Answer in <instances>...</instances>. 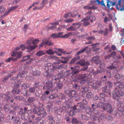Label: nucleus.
Masks as SVG:
<instances>
[{
  "label": "nucleus",
  "mask_w": 124,
  "mask_h": 124,
  "mask_svg": "<svg viewBox=\"0 0 124 124\" xmlns=\"http://www.w3.org/2000/svg\"><path fill=\"white\" fill-rule=\"evenodd\" d=\"M46 69H47V70H46L44 72V76L47 78L51 79L54 76L53 74L49 71L50 70L52 72H53L54 70H56L55 65L52 63H48L46 67Z\"/></svg>",
  "instance_id": "f257e3e1"
},
{
  "label": "nucleus",
  "mask_w": 124,
  "mask_h": 124,
  "mask_svg": "<svg viewBox=\"0 0 124 124\" xmlns=\"http://www.w3.org/2000/svg\"><path fill=\"white\" fill-rule=\"evenodd\" d=\"M84 74L82 75L78 74L75 77L77 78L79 80H82L83 81V83H85V82L87 81H89L92 79V75L89 72L87 73V72H85Z\"/></svg>",
  "instance_id": "f03ea898"
},
{
  "label": "nucleus",
  "mask_w": 124,
  "mask_h": 124,
  "mask_svg": "<svg viewBox=\"0 0 124 124\" xmlns=\"http://www.w3.org/2000/svg\"><path fill=\"white\" fill-rule=\"evenodd\" d=\"M71 70H67L64 74V77H71L78 74L79 72V70H76L75 67H71L70 68Z\"/></svg>",
  "instance_id": "7ed1b4c3"
},
{
  "label": "nucleus",
  "mask_w": 124,
  "mask_h": 124,
  "mask_svg": "<svg viewBox=\"0 0 124 124\" xmlns=\"http://www.w3.org/2000/svg\"><path fill=\"white\" fill-rule=\"evenodd\" d=\"M0 96L3 98L5 99V101L7 102L8 104L13 103V98L9 92H7L5 94H1L0 95Z\"/></svg>",
  "instance_id": "20e7f679"
},
{
  "label": "nucleus",
  "mask_w": 124,
  "mask_h": 124,
  "mask_svg": "<svg viewBox=\"0 0 124 124\" xmlns=\"http://www.w3.org/2000/svg\"><path fill=\"white\" fill-rule=\"evenodd\" d=\"M47 79L46 81H44L43 82V84L44 85L43 87V89L50 90L54 86V84L51 81Z\"/></svg>",
  "instance_id": "39448f33"
},
{
  "label": "nucleus",
  "mask_w": 124,
  "mask_h": 124,
  "mask_svg": "<svg viewBox=\"0 0 124 124\" xmlns=\"http://www.w3.org/2000/svg\"><path fill=\"white\" fill-rule=\"evenodd\" d=\"M77 64H78L82 66H85V68H83L82 69V71H85L87 70L88 67V65L90 64V63L88 62H86L85 61V59H82L77 62Z\"/></svg>",
  "instance_id": "423d86ee"
},
{
  "label": "nucleus",
  "mask_w": 124,
  "mask_h": 124,
  "mask_svg": "<svg viewBox=\"0 0 124 124\" xmlns=\"http://www.w3.org/2000/svg\"><path fill=\"white\" fill-rule=\"evenodd\" d=\"M116 7L118 10L124 11V0H119L118 4L116 5Z\"/></svg>",
  "instance_id": "0eeeda50"
},
{
  "label": "nucleus",
  "mask_w": 124,
  "mask_h": 124,
  "mask_svg": "<svg viewBox=\"0 0 124 124\" xmlns=\"http://www.w3.org/2000/svg\"><path fill=\"white\" fill-rule=\"evenodd\" d=\"M84 105L81 102L78 103L75 105L72 108L73 109L76 110V112H78L80 111L81 109H83Z\"/></svg>",
  "instance_id": "6e6552de"
},
{
  "label": "nucleus",
  "mask_w": 124,
  "mask_h": 124,
  "mask_svg": "<svg viewBox=\"0 0 124 124\" xmlns=\"http://www.w3.org/2000/svg\"><path fill=\"white\" fill-rule=\"evenodd\" d=\"M101 85V82L100 81H97L91 85V87L94 89H97L98 92L100 90V86Z\"/></svg>",
  "instance_id": "1a4fd4ad"
},
{
  "label": "nucleus",
  "mask_w": 124,
  "mask_h": 124,
  "mask_svg": "<svg viewBox=\"0 0 124 124\" xmlns=\"http://www.w3.org/2000/svg\"><path fill=\"white\" fill-rule=\"evenodd\" d=\"M36 100V98L34 97H29L27 100L25 101L24 102V105L29 106L30 105L31 103L34 102Z\"/></svg>",
  "instance_id": "9d476101"
},
{
  "label": "nucleus",
  "mask_w": 124,
  "mask_h": 124,
  "mask_svg": "<svg viewBox=\"0 0 124 124\" xmlns=\"http://www.w3.org/2000/svg\"><path fill=\"white\" fill-rule=\"evenodd\" d=\"M27 73L28 71L27 70L23 71L21 73L19 72L17 75V77H13V80H16L19 78H24L27 77V75L26 74Z\"/></svg>",
  "instance_id": "9b49d317"
},
{
  "label": "nucleus",
  "mask_w": 124,
  "mask_h": 124,
  "mask_svg": "<svg viewBox=\"0 0 124 124\" xmlns=\"http://www.w3.org/2000/svg\"><path fill=\"white\" fill-rule=\"evenodd\" d=\"M114 83L115 85L117 87H115V89L123 90L124 89V84L123 83L119 81L115 82Z\"/></svg>",
  "instance_id": "f8f14e48"
},
{
  "label": "nucleus",
  "mask_w": 124,
  "mask_h": 124,
  "mask_svg": "<svg viewBox=\"0 0 124 124\" xmlns=\"http://www.w3.org/2000/svg\"><path fill=\"white\" fill-rule=\"evenodd\" d=\"M16 55V57L14 58L15 59L14 60L15 61H16L19 59L21 57L22 55V53L20 51L17 52H13L12 54L11 55V56H12L15 57Z\"/></svg>",
  "instance_id": "ddd939ff"
},
{
  "label": "nucleus",
  "mask_w": 124,
  "mask_h": 124,
  "mask_svg": "<svg viewBox=\"0 0 124 124\" xmlns=\"http://www.w3.org/2000/svg\"><path fill=\"white\" fill-rule=\"evenodd\" d=\"M83 109L85 110L86 113L90 116L93 114V111H91V108L88 106L87 105H84Z\"/></svg>",
  "instance_id": "4468645a"
},
{
  "label": "nucleus",
  "mask_w": 124,
  "mask_h": 124,
  "mask_svg": "<svg viewBox=\"0 0 124 124\" xmlns=\"http://www.w3.org/2000/svg\"><path fill=\"white\" fill-rule=\"evenodd\" d=\"M103 109L104 110H107V112L109 113H111L113 111L111 105L108 103L105 104L104 106L103 107Z\"/></svg>",
  "instance_id": "2eb2a0df"
},
{
  "label": "nucleus",
  "mask_w": 124,
  "mask_h": 124,
  "mask_svg": "<svg viewBox=\"0 0 124 124\" xmlns=\"http://www.w3.org/2000/svg\"><path fill=\"white\" fill-rule=\"evenodd\" d=\"M50 38H47L43 40V42L45 45L48 46H51L54 44V43L51 41L49 40Z\"/></svg>",
  "instance_id": "dca6fc26"
},
{
  "label": "nucleus",
  "mask_w": 124,
  "mask_h": 124,
  "mask_svg": "<svg viewBox=\"0 0 124 124\" xmlns=\"http://www.w3.org/2000/svg\"><path fill=\"white\" fill-rule=\"evenodd\" d=\"M38 108L39 113H41L40 116H41L43 118L45 117L46 115V113L45 110L43 108L41 107H38Z\"/></svg>",
  "instance_id": "f3484780"
},
{
  "label": "nucleus",
  "mask_w": 124,
  "mask_h": 124,
  "mask_svg": "<svg viewBox=\"0 0 124 124\" xmlns=\"http://www.w3.org/2000/svg\"><path fill=\"white\" fill-rule=\"evenodd\" d=\"M92 62H94V63L98 65L101 60H100L99 56H95L93 57L91 60Z\"/></svg>",
  "instance_id": "a211bd4d"
},
{
  "label": "nucleus",
  "mask_w": 124,
  "mask_h": 124,
  "mask_svg": "<svg viewBox=\"0 0 124 124\" xmlns=\"http://www.w3.org/2000/svg\"><path fill=\"white\" fill-rule=\"evenodd\" d=\"M80 83H83V81L78 82V81H76L75 83L73 84V87L76 90H79L81 86L79 85V84Z\"/></svg>",
  "instance_id": "6ab92c4d"
},
{
  "label": "nucleus",
  "mask_w": 124,
  "mask_h": 124,
  "mask_svg": "<svg viewBox=\"0 0 124 124\" xmlns=\"http://www.w3.org/2000/svg\"><path fill=\"white\" fill-rule=\"evenodd\" d=\"M18 7L17 5H16L14 6H12L8 10L6 11L2 15V16H5L8 15L10 11L14 10L17 8Z\"/></svg>",
  "instance_id": "aec40b11"
},
{
  "label": "nucleus",
  "mask_w": 124,
  "mask_h": 124,
  "mask_svg": "<svg viewBox=\"0 0 124 124\" xmlns=\"http://www.w3.org/2000/svg\"><path fill=\"white\" fill-rule=\"evenodd\" d=\"M32 106L34 107L32 109L33 113L35 114H37L38 116H40V114H41V113H39L38 107L36 106L34 104H33Z\"/></svg>",
  "instance_id": "412c9836"
},
{
  "label": "nucleus",
  "mask_w": 124,
  "mask_h": 124,
  "mask_svg": "<svg viewBox=\"0 0 124 124\" xmlns=\"http://www.w3.org/2000/svg\"><path fill=\"white\" fill-rule=\"evenodd\" d=\"M102 92H104L108 95L111 94L110 89L106 86L102 88Z\"/></svg>",
  "instance_id": "4be33fe9"
},
{
  "label": "nucleus",
  "mask_w": 124,
  "mask_h": 124,
  "mask_svg": "<svg viewBox=\"0 0 124 124\" xmlns=\"http://www.w3.org/2000/svg\"><path fill=\"white\" fill-rule=\"evenodd\" d=\"M116 3V2H112L109 0H107V7L111 10H113L112 7L110 8V6H114Z\"/></svg>",
  "instance_id": "5701e85b"
},
{
  "label": "nucleus",
  "mask_w": 124,
  "mask_h": 124,
  "mask_svg": "<svg viewBox=\"0 0 124 124\" xmlns=\"http://www.w3.org/2000/svg\"><path fill=\"white\" fill-rule=\"evenodd\" d=\"M20 110H21L19 111V114L21 115L22 117H23L25 118L26 116H27L29 115V114L28 112L24 111L23 112V109L22 108H21Z\"/></svg>",
  "instance_id": "b1692460"
},
{
  "label": "nucleus",
  "mask_w": 124,
  "mask_h": 124,
  "mask_svg": "<svg viewBox=\"0 0 124 124\" xmlns=\"http://www.w3.org/2000/svg\"><path fill=\"white\" fill-rule=\"evenodd\" d=\"M77 94V92L75 91L72 90H70L68 93V95L70 97H75L76 98V96Z\"/></svg>",
  "instance_id": "393cba45"
},
{
  "label": "nucleus",
  "mask_w": 124,
  "mask_h": 124,
  "mask_svg": "<svg viewBox=\"0 0 124 124\" xmlns=\"http://www.w3.org/2000/svg\"><path fill=\"white\" fill-rule=\"evenodd\" d=\"M63 86V84L61 82H59L57 83L56 86L55 87V90L57 91H58L59 90L61 89Z\"/></svg>",
  "instance_id": "a878e982"
},
{
  "label": "nucleus",
  "mask_w": 124,
  "mask_h": 124,
  "mask_svg": "<svg viewBox=\"0 0 124 124\" xmlns=\"http://www.w3.org/2000/svg\"><path fill=\"white\" fill-rule=\"evenodd\" d=\"M79 118L81 120H87L88 119V116L85 114H81L79 115Z\"/></svg>",
  "instance_id": "bb28decb"
},
{
  "label": "nucleus",
  "mask_w": 124,
  "mask_h": 124,
  "mask_svg": "<svg viewBox=\"0 0 124 124\" xmlns=\"http://www.w3.org/2000/svg\"><path fill=\"white\" fill-rule=\"evenodd\" d=\"M80 58V57L78 56L74 57L69 62V64H71L75 63L76 61L78 60Z\"/></svg>",
  "instance_id": "cd10ccee"
},
{
  "label": "nucleus",
  "mask_w": 124,
  "mask_h": 124,
  "mask_svg": "<svg viewBox=\"0 0 124 124\" xmlns=\"http://www.w3.org/2000/svg\"><path fill=\"white\" fill-rule=\"evenodd\" d=\"M90 116H91L90 118L92 121H97L98 123L100 122V121L99 120V119H98V117L93 115V114Z\"/></svg>",
  "instance_id": "c85d7f7f"
},
{
  "label": "nucleus",
  "mask_w": 124,
  "mask_h": 124,
  "mask_svg": "<svg viewBox=\"0 0 124 124\" xmlns=\"http://www.w3.org/2000/svg\"><path fill=\"white\" fill-rule=\"evenodd\" d=\"M124 112V111L123 109L121 108H118L117 109V112L116 114L117 115L120 116L123 115Z\"/></svg>",
  "instance_id": "c756f323"
},
{
  "label": "nucleus",
  "mask_w": 124,
  "mask_h": 124,
  "mask_svg": "<svg viewBox=\"0 0 124 124\" xmlns=\"http://www.w3.org/2000/svg\"><path fill=\"white\" fill-rule=\"evenodd\" d=\"M72 26H70V27L66 29L67 31H75L77 30V28L76 27V26L72 24Z\"/></svg>",
  "instance_id": "7c9ffc66"
},
{
  "label": "nucleus",
  "mask_w": 124,
  "mask_h": 124,
  "mask_svg": "<svg viewBox=\"0 0 124 124\" xmlns=\"http://www.w3.org/2000/svg\"><path fill=\"white\" fill-rule=\"evenodd\" d=\"M112 96L114 99L117 101L120 100L121 99L120 95L117 94L116 92H115L113 93Z\"/></svg>",
  "instance_id": "2f4dec72"
},
{
  "label": "nucleus",
  "mask_w": 124,
  "mask_h": 124,
  "mask_svg": "<svg viewBox=\"0 0 124 124\" xmlns=\"http://www.w3.org/2000/svg\"><path fill=\"white\" fill-rule=\"evenodd\" d=\"M37 46V45H35L33 46L28 45L27 47V49L28 52H30L32 50L35 49Z\"/></svg>",
  "instance_id": "473e14b6"
},
{
  "label": "nucleus",
  "mask_w": 124,
  "mask_h": 124,
  "mask_svg": "<svg viewBox=\"0 0 124 124\" xmlns=\"http://www.w3.org/2000/svg\"><path fill=\"white\" fill-rule=\"evenodd\" d=\"M40 82L36 81L34 84L33 87L35 89L36 88L39 89L40 86Z\"/></svg>",
  "instance_id": "72a5a7b5"
},
{
  "label": "nucleus",
  "mask_w": 124,
  "mask_h": 124,
  "mask_svg": "<svg viewBox=\"0 0 124 124\" xmlns=\"http://www.w3.org/2000/svg\"><path fill=\"white\" fill-rule=\"evenodd\" d=\"M22 85V88L23 89H26L29 86V85L27 83H24Z\"/></svg>",
  "instance_id": "f704fd0d"
},
{
  "label": "nucleus",
  "mask_w": 124,
  "mask_h": 124,
  "mask_svg": "<svg viewBox=\"0 0 124 124\" xmlns=\"http://www.w3.org/2000/svg\"><path fill=\"white\" fill-rule=\"evenodd\" d=\"M45 53L44 51L40 50L37 52L36 53V55L39 56H41L45 54Z\"/></svg>",
  "instance_id": "c9c22d12"
},
{
  "label": "nucleus",
  "mask_w": 124,
  "mask_h": 124,
  "mask_svg": "<svg viewBox=\"0 0 124 124\" xmlns=\"http://www.w3.org/2000/svg\"><path fill=\"white\" fill-rule=\"evenodd\" d=\"M92 94L91 92H88L86 93V97L87 98L89 99H91L92 98Z\"/></svg>",
  "instance_id": "e433bc0d"
},
{
  "label": "nucleus",
  "mask_w": 124,
  "mask_h": 124,
  "mask_svg": "<svg viewBox=\"0 0 124 124\" xmlns=\"http://www.w3.org/2000/svg\"><path fill=\"white\" fill-rule=\"evenodd\" d=\"M65 67L64 65V64H61L60 65H55V69L56 70L60 69L61 70L62 68H64Z\"/></svg>",
  "instance_id": "4c0bfd02"
},
{
  "label": "nucleus",
  "mask_w": 124,
  "mask_h": 124,
  "mask_svg": "<svg viewBox=\"0 0 124 124\" xmlns=\"http://www.w3.org/2000/svg\"><path fill=\"white\" fill-rule=\"evenodd\" d=\"M61 58L63 60V61L65 62V63H63V64H66L67 63L69 60L70 58L68 57H62Z\"/></svg>",
  "instance_id": "58836bf2"
},
{
  "label": "nucleus",
  "mask_w": 124,
  "mask_h": 124,
  "mask_svg": "<svg viewBox=\"0 0 124 124\" xmlns=\"http://www.w3.org/2000/svg\"><path fill=\"white\" fill-rule=\"evenodd\" d=\"M36 89L34 87H31L29 88V91L31 93H35Z\"/></svg>",
  "instance_id": "ea45409f"
},
{
  "label": "nucleus",
  "mask_w": 124,
  "mask_h": 124,
  "mask_svg": "<svg viewBox=\"0 0 124 124\" xmlns=\"http://www.w3.org/2000/svg\"><path fill=\"white\" fill-rule=\"evenodd\" d=\"M30 55H27L23 56L22 58L23 59L21 60V62H23L26 61L30 59Z\"/></svg>",
  "instance_id": "a19ab883"
},
{
  "label": "nucleus",
  "mask_w": 124,
  "mask_h": 124,
  "mask_svg": "<svg viewBox=\"0 0 124 124\" xmlns=\"http://www.w3.org/2000/svg\"><path fill=\"white\" fill-rule=\"evenodd\" d=\"M98 107L97 104L96 103H93L91 105V108L93 109V111H94Z\"/></svg>",
  "instance_id": "79ce46f5"
},
{
  "label": "nucleus",
  "mask_w": 124,
  "mask_h": 124,
  "mask_svg": "<svg viewBox=\"0 0 124 124\" xmlns=\"http://www.w3.org/2000/svg\"><path fill=\"white\" fill-rule=\"evenodd\" d=\"M12 92L14 94H18L20 93V91L17 89L14 88L12 91Z\"/></svg>",
  "instance_id": "37998d69"
},
{
  "label": "nucleus",
  "mask_w": 124,
  "mask_h": 124,
  "mask_svg": "<svg viewBox=\"0 0 124 124\" xmlns=\"http://www.w3.org/2000/svg\"><path fill=\"white\" fill-rule=\"evenodd\" d=\"M88 46H86L84 48L80 50L81 53L82 54L83 53L86 51L87 53L89 52V51H87V50L88 49Z\"/></svg>",
  "instance_id": "c03bdc74"
},
{
  "label": "nucleus",
  "mask_w": 124,
  "mask_h": 124,
  "mask_svg": "<svg viewBox=\"0 0 124 124\" xmlns=\"http://www.w3.org/2000/svg\"><path fill=\"white\" fill-rule=\"evenodd\" d=\"M48 119L51 121L52 123H53V122H54V117L52 115H48Z\"/></svg>",
  "instance_id": "a18cd8bd"
},
{
  "label": "nucleus",
  "mask_w": 124,
  "mask_h": 124,
  "mask_svg": "<svg viewBox=\"0 0 124 124\" xmlns=\"http://www.w3.org/2000/svg\"><path fill=\"white\" fill-rule=\"evenodd\" d=\"M46 52L47 54L50 55L54 54V51L51 49L47 50Z\"/></svg>",
  "instance_id": "49530a36"
},
{
  "label": "nucleus",
  "mask_w": 124,
  "mask_h": 124,
  "mask_svg": "<svg viewBox=\"0 0 124 124\" xmlns=\"http://www.w3.org/2000/svg\"><path fill=\"white\" fill-rule=\"evenodd\" d=\"M99 66V68H103L105 67V65L101 61L98 64Z\"/></svg>",
  "instance_id": "de8ad7c7"
},
{
  "label": "nucleus",
  "mask_w": 124,
  "mask_h": 124,
  "mask_svg": "<svg viewBox=\"0 0 124 124\" xmlns=\"http://www.w3.org/2000/svg\"><path fill=\"white\" fill-rule=\"evenodd\" d=\"M73 25H74L75 26H76L77 25H78L77 28V29L78 28H80V26L81 25V23L80 22H78L77 23H73Z\"/></svg>",
  "instance_id": "09e8293b"
},
{
  "label": "nucleus",
  "mask_w": 124,
  "mask_h": 124,
  "mask_svg": "<svg viewBox=\"0 0 124 124\" xmlns=\"http://www.w3.org/2000/svg\"><path fill=\"white\" fill-rule=\"evenodd\" d=\"M112 84L110 81H108L106 83V86L108 87L109 89L112 87Z\"/></svg>",
  "instance_id": "8fccbe9b"
},
{
  "label": "nucleus",
  "mask_w": 124,
  "mask_h": 124,
  "mask_svg": "<svg viewBox=\"0 0 124 124\" xmlns=\"http://www.w3.org/2000/svg\"><path fill=\"white\" fill-rule=\"evenodd\" d=\"M47 95H46V94H45L44 93L43 94L41 97L42 101H44L46 100L47 98Z\"/></svg>",
  "instance_id": "3c124183"
},
{
  "label": "nucleus",
  "mask_w": 124,
  "mask_h": 124,
  "mask_svg": "<svg viewBox=\"0 0 124 124\" xmlns=\"http://www.w3.org/2000/svg\"><path fill=\"white\" fill-rule=\"evenodd\" d=\"M122 90H120V89H118L117 90L118 93L121 97H122L124 95V92Z\"/></svg>",
  "instance_id": "603ef678"
},
{
  "label": "nucleus",
  "mask_w": 124,
  "mask_h": 124,
  "mask_svg": "<svg viewBox=\"0 0 124 124\" xmlns=\"http://www.w3.org/2000/svg\"><path fill=\"white\" fill-rule=\"evenodd\" d=\"M99 94L101 97L103 98L105 97L106 96H108V95L104 92L100 93H99Z\"/></svg>",
  "instance_id": "864d4df0"
},
{
  "label": "nucleus",
  "mask_w": 124,
  "mask_h": 124,
  "mask_svg": "<svg viewBox=\"0 0 124 124\" xmlns=\"http://www.w3.org/2000/svg\"><path fill=\"white\" fill-rule=\"evenodd\" d=\"M71 13L69 12L68 13L65 14L64 15L63 17L65 18L71 17Z\"/></svg>",
  "instance_id": "5fc2aeb1"
},
{
  "label": "nucleus",
  "mask_w": 124,
  "mask_h": 124,
  "mask_svg": "<svg viewBox=\"0 0 124 124\" xmlns=\"http://www.w3.org/2000/svg\"><path fill=\"white\" fill-rule=\"evenodd\" d=\"M28 120H33L34 118L35 117V116L34 115L30 114L29 115H28Z\"/></svg>",
  "instance_id": "6e6d98bb"
},
{
  "label": "nucleus",
  "mask_w": 124,
  "mask_h": 124,
  "mask_svg": "<svg viewBox=\"0 0 124 124\" xmlns=\"http://www.w3.org/2000/svg\"><path fill=\"white\" fill-rule=\"evenodd\" d=\"M14 98L17 100H23L24 99V97L21 96H15L14 97Z\"/></svg>",
  "instance_id": "4d7b16f0"
},
{
  "label": "nucleus",
  "mask_w": 124,
  "mask_h": 124,
  "mask_svg": "<svg viewBox=\"0 0 124 124\" xmlns=\"http://www.w3.org/2000/svg\"><path fill=\"white\" fill-rule=\"evenodd\" d=\"M78 121L76 118L72 117L71 122L72 124H78Z\"/></svg>",
  "instance_id": "13d9d810"
},
{
  "label": "nucleus",
  "mask_w": 124,
  "mask_h": 124,
  "mask_svg": "<svg viewBox=\"0 0 124 124\" xmlns=\"http://www.w3.org/2000/svg\"><path fill=\"white\" fill-rule=\"evenodd\" d=\"M122 75L118 73H117L116 74L114 77L115 78L118 79H119L122 78Z\"/></svg>",
  "instance_id": "bf43d9fd"
},
{
  "label": "nucleus",
  "mask_w": 124,
  "mask_h": 124,
  "mask_svg": "<svg viewBox=\"0 0 124 124\" xmlns=\"http://www.w3.org/2000/svg\"><path fill=\"white\" fill-rule=\"evenodd\" d=\"M55 111L57 114H59L62 112V111L61 110L59 107H56L55 108Z\"/></svg>",
  "instance_id": "052dcab7"
},
{
  "label": "nucleus",
  "mask_w": 124,
  "mask_h": 124,
  "mask_svg": "<svg viewBox=\"0 0 124 124\" xmlns=\"http://www.w3.org/2000/svg\"><path fill=\"white\" fill-rule=\"evenodd\" d=\"M8 103L6 105L4 106V109L5 111L6 112H8L9 109V107L8 106Z\"/></svg>",
  "instance_id": "680f3d73"
},
{
  "label": "nucleus",
  "mask_w": 124,
  "mask_h": 124,
  "mask_svg": "<svg viewBox=\"0 0 124 124\" xmlns=\"http://www.w3.org/2000/svg\"><path fill=\"white\" fill-rule=\"evenodd\" d=\"M57 37H58L57 36V34L55 33H53L51 35L50 38H53L54 39L57 38Z\"/></svg>",
  "instance_id": "e2e57ef3"
},
{
  "label": "nucleus",
  "mask_w": 124,
  "mask_h": 124,
  "mask_svg": "<svg viewBox=\"0 0 124 124\" xmlns=\"http://www.w3.org/2000/svg\"><path fill=\"white\" fill-rule=\"evenodd\" d=\"M58 96L57 95L53 94L50 95L49 96V98L50 99H54L55 98L58 97Z\"/></svg>",
  "instance_id": "0e129e2a"
},
{
  "label": "nucleus",
  "mask_w": 124,
  "mask_h": 124,
  "mask_svg": "<svg viewBox=\"0 0 124 124\" xmlns=\"http://www.w3.org/2000/svg\"><path fill=\"white\" fill-rule=\"evenodd\" d=\"M5 10V8L3 6H0V14L4 12Z\"/></svg>",
  "instance_id": "69168bd1"
},
{
  "label": "nucleus",
  "mask_w": 124,
  "mask_h": 124,
  "mask_svg": "<svg viewBox=\"0 0 124 124\" xmlns=\"http://www.w3.org/2000/svg\"><path fill=\"white\" fill-rule=\"evenodd\" d=\"M33 40V38H32L27 40L26 41V43L27 44L30 45L31 43H32Z\"/></svg>",
  "instance_id": "338daca9"
},
{
  "label": "nucleus",
  "mask_w": 124,
  "mask_h": 124,
  "mask_svg": "<svg viewBox=\"0 0 124 124\" xmlns=\"http://www.w3.org/2000/svg\"><path fill=\"white\" fill-rule=\"evenodd\" d=\"M75 112L73 110H70L69 112V115L70 116H72L75 114Z\"/></svg>",
  "instance_id": "774afa93"
}]
</instances>
